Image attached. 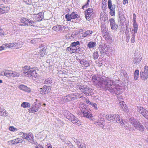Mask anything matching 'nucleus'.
I'll list each match as a JSON object with an SVG mask.
<instances>
[{
	"label": "nucleus",
	"mask_w": 148,
	"mask_h": 148,
	"mask_svg": "<svg viewBox=\"0 0 148 148\" xmlns=\"http://www.w3.org/2000/svg\"><path fill=\"white\" fill-rule=\"evenodd\" d=\"M45 53V50H42L40 52V55L41 57H42L44 55Z\"/></svg>",
	"instance_id": "obj_49"
},
{
	"label": "nucleus",
	"mask_w": 148,
	"mask_h": 148,
	"mask_svg": "<svg viewBox=\"0 0 148 148\" xmlns=\"http://www.w3.org/2000/svg\"><path fill=\"white\" fill-rule=\"evenodd\" d=\"M6 48L5 44L1 46H0V51H2Z\"/></svg>",
	"instance_id": "obj_47"
},
{
	"label": "nucleus",
	"mask_w": 148,
	"mask_h": 148,
	"mask_svg": "<svg viewBox=\"0 0 148 148\" xmlns=\"http://www.w3.org/2000/svg\"><path fill=\"white\" fill-rule=\"evenodd\" d=\"M38 14L39 16H40L41 18L43 17L44 13L40 12Z\"/></svg>",
	"instance_id": "obj_54"
},
{
	"label": "nucleus",
	"mask_w": 148,
	"mask_h": 148,
	"mask_svg": "<svg viewBox=\"0 0 148 148\" xmlns=\"http://www.w3.org/2000/svg\"><path fill=\"white\" fill-rule=\"evenodd\" d=\"M93 82L98 84L99 86L103 88H106L113 94H119L123 91L122 87L118 84L119 81L113 82L108 77L103 76L100 77L94 75L93 76Z\"/></svg>",
	"instance_id": "obj_1"
},
{
	"label": "nucleus",
	"mask_w": 148,
	"mask_h": 148,
	"mask_svg": "<svg viewBox=\"0 0 148 148\" xmlns=\"http://www.w3.org/2000/svg\"><path fill=\"white\" fill-rule=\"evenodd\" d=\"M64 116L67 119L71 121L74 124L79 126L81 125V122L78 119L75 117L73 114H72L68 111L64 110L63 111Z\"/></svg>",
	"instance_id": "obj_3"
},
{
	"label": "nucleus",
	"mask_w": 148,
	"mask_h": 148,
	"mask_svg": "<svg viewBox=\"0 0 148 148\" xmlns=\"http://www.w3.org/2000/svg\"><path fill=\"white\" fill-rule=\"evenodd\" d=\"M98 54L97 53V52H94L93 54V57L94 59H97L98 57Z\"/></svg>",
	"instance_id": "obj_46"
},
{
	"label": "nucleus",
	"mask_w": 148,
	"mask_h": 148,
	"mask_svg": "<svg viewBox=\"0 0 148 148\" xmlns=\"http://www.w3.org/2000/svg\"><path fill=\"white\" fill-rule=\"evenodd\" d=\"M85 17L87 19L91 18L92 14V9L91 8H88L85 13Z\"/></svg>",
	"instance_id": "obj_16"
},
{
	"label": "nucleus",
	"mask_w": 148,
	"mask_h": 148,
	"mask_svg": "<svg viewBox=\"0 0 148 148\" xmlns=\"http://www.w3.org/2000/svg\"><path fill=\"white\" fill-rule=\"evenodd\" d=\"M59 29L60 30L62 29H66V28L67 27L66 26H63L62 25H59Z\"/></svg>",
	"instance_id": "obj_48"
},
{
	"label": "nucleus",
	"mask_w": 148,
	"mask_h": 148,
	"mask_svg": "<svg viewBox=\"0 0 148 148\" xmlns=\"http://www.w3.org/2000/svg\"><path fill=\"white\" fill-rule=\"evenodd\" d=\"M115 120L116 122L120 123L122 125H123L124 124V122L123 121V119L121 118H120V116L118 114H115Z\"/></svg>",
	"instance_id": "obj_23"
},
{
	"label": "nucleus",
	"mask_w": 148,
	"mask_h": 148,
	"mask_svg": "<svg viewBox=\"0 0 148 148\" xmlns=\"http://www.w3.org/2000/svg\"><path fill=\"white\" fill-rule=\"evenodd\" d=\"M17 139H18V143H22L23 141V140L21 139L20 138H17Z\"/></svg>",
	"instance_id": "obj_61"
},
{
	"label": "nucleus",
	"mask_w": 148,
	"mask_h": 148,
	"mask_svg": "<svg viewBox=\"0 0 148 148\" xmlns=\"http://www.w3.org/2000/svg\"><path fill=\"white\" fill-rule=\"evenodd\" d=\"M130 39V36L129 34H127L126 37V41L128 42L129 41Z\"/></svg>",
	"instance_id": "obj_52"
},
{
	"label": "nucleus",
	"mask_w": 148,
	"mask_h": 148,
	"mask_svg": "<svg viewBox=\"0 0 148 148\" xmlns=\"http://www.w3.org/2000/svg\"><path fill=\"white\" fill-rule=\"evenodd\" d=\"M109 21L110 26L113 25L115 23L114 20L113 18H110L109 19Z\"/></svg>",
	"instance_id": "obj_45"
},
{
	"label": "nucleus",
	"mask_w": 148,
	"mask_h": 148,
	"mask_svg": "<svg viewBox=\"0 0 148 148\" xmlns=\"http://www.w3.org/2000/svg\"><path fill=\"white\" fill-rule=\"evenodd\" d=\"M4 71H2L1 72L0 75L1 76H4Z\"/></svg>",
	"instance_id": "obj_62"
},
{
	"label": "nucleus",
	"mask_w": 148,
	"mask_h": 148,
	"mask_svg": "<svg viewBox=\"0 0 148 148\" xmlns=\"http://www.w3.org/2000/svg\"><path fill=\"white\" fill-rule=\"evenodd\" d=\"M79 16L75 12L71 14H68L65 15V17L67 21H70L71 19H75L79 18Z\"/></svg>",
	"instance_id": "obj_8"
},
{
	"label": "nucleus",
	"mask_w": 148,
	"mask_h": 148,
	"mask_svg": "<svg viewBox=\"0 0 148 148\" xmlns=\"http://www.w3.org/2000/svg\"><path fill=\"white\" fill-rule=\"evenodd\" d=\"M18 88L20 90L28 92H30L31 91L30 88L23 84L20 85L18 86Z\"/></svg>",
	"instance_id": "obj_17"
},
{
	"label": "nucleus",
	"mask_w": 148,
	"mask_h": 148,
	"mask_svg": "<svg viewBox=\"0 0 148 148\" xmlns=\"http://www.w3.org/2000/svg\"><path fill=\"white\" fill-rule=\"evenodd\" d=\"M71 47H79L80 46L79 42L78 41L74 42L71 43Z\"/></svg>",
	"instance_id": "obj_32"
},
{
	"label": "nucleus",
	"mask_w": 148,
	"mask_h": 148,
	"mask_svg": "<svg viewBox=\"0 0 148 148\" xmlns=\"http://www.w3.org/2000/svg\"><path fill=\"white\" fill-rule=\"evenodd\" d=\"M21 106L24 108H29L30 107V104L29 103L24 102L21 104Z\"/></svg>",
	"instance_id": "obj_31"
},
{
	"label": "nucleus",
	"mask_w": 148,
	"mask_h": 148,
	"mask_svg": "<svg viewBox=\"0 0 148 148\" xmlns=\"http://www.w3.org/2000/svg\"><path fill=\"white\" fill-rule=\"evenodd\" d=\"M51 90L50 86H47L46 85L44 86L42 88L40 89L39 91L42 94H47Z\"/></svg>",
	"instance_id": "obj_15"
},
{
	"label": "nucleus",
	"mask_w": 148,
	"mask_h": 148,
	"mask_svg": "<svg viewBox=\"0 0 148 148\" xmlns=\"http://www.w3.org/2000/svg\"><path fill=\"white\" fill-rule=\"evenodd\" d=\"M108 8L110 10V13L112 16H114L115 14V5H112L111 0H108Z\"/></svg>",
	"instance_id": "obj_9"
},
{
	"label": "nucleus",
	"mask_w": 148,
	"mask_h": 148,
	"mask_svg": "<svg viewBox=\"0 0 148 148\" xmlns=\"http://www.w3.org/2000/svg\"><path fill=\"white\" fill-rule=\"evenodd\" d=\"M123 4L125 5L128 3V0H123Z\"/></svg>",
	"instance_id": "obj_59"
},
{
	"label": "nucleus",
	"mask_w": 148,
	"mask_h": 148,
	"mask_svg": "<svg viewBox=\"0 0 148 148\" xmlns=\"http://www.w3.org/2000/svg\"><path fill=\"white\" fill-rule=\"evenodd\" d=\"M20 74L17 72L12 71V77H18Z\"/></svg>",
	"instance_id": "obj_37"
},
{
	"label": "nucleus",
	"mask_w": 148,
	"mask_h": 148,
	"mask_svg": "<svg viewBox=\"0 0 148 148\" xmlns=\"http://www.w3.org/2000/svg\"><path fill=\"white\" fill-rule=\"evenodd\" d=\"M79 62L82 65H84L86 67L88 66V62L85 59H79Z\"/></svg>",
	"instance_id": "obj_27"
},
{
	"label": "nucleus",
	"mask_w": 148,
	"mask_h": 148,
	"mask_svg": "<svg viewBox=\"0 0 148 148\" xmlns=\"http://www.w3.org/2000/svg\"><path fill=\"white\" fill-rule=\"evenodd\" d=\"M92 31L88 30L86 31L84 33V36L85 37L89 35L92 34Z\"/></svg>",
	"instance_id": "obj_41"
},
{
	"label": "nucleus",
	"mask_w": 148,
	"mask_h": 148,
	"mask_svg": "<svg viewBox=\"0 0 148 148\" xmlns=\"http://www.w3.org/2000/svg\"><path fill=\"white\" fill-rule=\"evenodd\" d=\"M136 15L135 14H133V29H138V25L137 24L136 22Z\"/></svg>",
	"instance_id": "obj_26"
},
{
	"label": "nucleus",
	"mask_w": 148,
	"mask_h": 148,
	"mask_svg": "<svg viewBox=\"0 0 148 148\" xmlns=\"http://www.w3.org/2000/svg\"><path fill=\"white\" fill-rule=\"evenodd\" d=\"M59 25L55 26L52 28L53 30L56 31H58L60 30Z\"/></svg>",
	"instance_id": "obj_43"
},
{
	"label": "nucleus",
	"mask_w": 148,
	"mask_h": 148,
	"mask_svg": "<svg viewBox=\"0 0 148 148\" xmlns=\"http://www.w3.org/2000/svg\"><path fill=\"white\" fill-rule=\"evenodd\" d=\"M33 138L34 136L32 134L28 133L27 134L26 133L25 136H24V139L28 140L31 143L36 144V143H37L34 142Z\"/></svg>",
	"instance_id": "obj_13"
},
{
	"label": "nucleus",
	"mask_w": 148,
	"mask_h": 148,
	"mask_svg": "<svg viewBox=\"0 0 148 148\" xmlns=\"http://www.w3.org/2000/svg\"><path fill=\"white\" fill-rule=\"evenodd\" d=\"M78 95V93H75V94H71L66 95V98L64 99L65 101L66 102H68L76 99Z\"/></svg>",
	"instance_id": "obj_10"
},
{
	"label": "nucleus",
	"mask_w": 148,
	"mask_h": 148,
	"mask_svg": "<svg viewBox=\"0 0 148 148\" xmlns=\"http://www.w3.org/2000/svg\"><path fill=\"white\" fill-rule=\"evenodd\" d=\"M9 130L10 131L12 132H16L17 130V129L14 128L13 126L10 127Z\"/></svg>",
	"instance_id": "obj_42"
},
{
	"label": "nucleus",
	"mask_w": 148,
	"mask_h": 148,
	"mask_svg": "<svg viewBox=\"0 0 148 148\" xmlns=\"http://www.w3.org/2000/svg\"><path fill=\"white\" fill-rule=\"evenodd\" d=\"M86 103L87 104H89V105H92V103L88 100L86 101Z\"/></svg>",
	"instance_id": "obj_60"
},
{
	"label": "nucleus",
	"mask_w": 148,
	"mask_h": 148,
	"mask_svg": "<svg viewBox=\"0 0 148 148\" xmlns=\"http://www.w3.org/2000/svg\"><path fill=\"white\" fill-rule=\"evenodd\" d=\"M76 51H77L76 50H75L74 49H71V53H75L77 52H76Z\"/></svg>",
	"instance_id": "obj_63"
},
{
	"label": "nucleus",
	"mask_w": 148,
	"mask_h": 148,
	"mask_svg": "<svg viewBox=\"0 0 148 148\" xmlns=\"http://www.w3.org/2000/svg\"><path fill=\"white\" fill-rule=\"evenodd\" d=\"M23 72L22 73L23 76L36 77H37L36 73V68L30 67V66H26L23 68Z\"/></svg>",
	"instance_id": "obj_2"
},
{
	"label": "nucleus",
	"mask_w": 148,
	"mask_h": 148,
	"mask_svg": "<svg viewBox=\"0 0 148 148\" xmlns=\"http://www.w3.org/2000/svg\"><path fill=\"white\" fill-rule=\"evenodd\" d=\"M7 112H6V110H5L3 107L0 105V115L1 116H7Z\"/></svg>",
	"instance_id": "obj_24"
},
{
	"label": "nucleus",
	"mask_w": 148,
	"mask_h": 148,
	"mask_svg": "<svg viewBox=\"0 0 148 148\" xmlns=\"http://www.w3.org/2000/svg\"><path fill=\"white\" fill-rule=\"evenodd\" d=\"M141 55L139 54H137L136 53H135L133 58V63L136 64H139L142 59L141 57Z\"/></svg>",
	"instance_id": "obj_14"
},
{
	"label": "nucleus",
	"mask_w": 148,
	"mask_h": 148,
	"mask_svg": "<svg viewBox=\"0 0 148 148\" xmlns=\"http://www.w3.org/2000/svg\"><path fill=\"white\" fill-rule=\"evenodd\" d=\"M27 18H22L20 20L21 22L23 23H24L25 25L26 24V21Z\"/></svg>",
	"instance_id": "obj_44"
},
{
	"label": "nucleus",
	"mask_w": 148,
	"mask_h": 148,
	"mask_svg": "<svg viewBox=\"0 0 148 148\" xmlns=\"http://www.w3.org/2000/svg\"><path fill=\"white\" fill-rule=\"evenodd\" d=\"M79 148H86V145L83 143L81 144Z\"/></svg>",
	"instance_id": "obj_55"
},
{
	"label": "nucleus",
	"mask_w": 148,
	"mask_h": 148,
	"mask_svg": "<svg viewBox=\"0 0 148 148\" xmlns=\"http://www.w3.org/2000/svg\"><path fill=\"white\" fill-rule=\"evenodd\" d=\"M96 120V119L95 118L93 119V121H94V124L96 125H98L101 128L103 129L104 127V124L105 121L104 118H101L95 121Z\"/></svg>",
	"instance_id": "obj_11"
},
{
	"label": "nucleus",
	"mask_w": 148,
	"mask_h": 148,
	"mask_svg": "<svg viewBox=\"0 0 148 148\" xmlns=\"http://www.w3.org/2000/svg\"><path fill=\"white\" fill-rule=\"evenodd\" d=\"M137 112L142 115L146 119H148V111L143 107L138 106L137 107Z\"/></svg>",
	"instance_id": "obj_7"
},
{
	"label": "nucleus",
	"mask_w": 148,
	"mask_h": 148,
	"mask_svg": "<svg viewBox=\"0 0 148 148\" xmlns=\"http://www.w3.org/2000/svg\"><path fill=\"white\" fill-rule=\"evenodd\" d=\"M115 114H108L106 116V118L107 120L110 122H113L115 120Z\"/></svg>",
	"instance_id": "obj_22"
},
{
	"label": "nucleus",
	"mask_w": 148,
	"mask_h": 148,
	"mask_svg": "<svg viewBox=\"0 0 148 148\" xmlns=\"http://www.w3.org/2000/svg\"><path fill=\"white\" fill-rule=\"evenodd\" d=\"M130 122L132 124V126L134 127V129L143 132L144 131L143 126L140 123L139 121L134 118H131L130 119Z\"/></svg>",
	"instance_id": "obj_4"
},
{
	"label": "nucleus",
	"mask_w": 148,
	"mask_h": 148,
	"mask_svg": "<svg viewBox=\"0 0 148 148\" xmlns=\"http://www.w3.org/2000/svg\"><path fill=\"white\" fill-rule=\"evenodd\" d=\"M102 34L106 40H108L110 39L111 37L109 34L108 30L106 27H104V26H101Z\"/></svg>",
	"instance_id": "obj_5"
},
{
	"label": "nucleus",
	"mask_w": 148,
	"mask_h": 148,
	"mask_svg": "<svg viewBox=\"0 0 148 148\" xmlns=\"http://www.w3.org/2000/svg\"><path fill=\"white\" fill-rule=\"evenodd\" d=\"M110 48V46L105 44H102L99 46V49L101 53H106Z\"/></svg>",
	"instance_id": "obj_12"
},
{
	"label": "nucleus",
	"mask_w": 148,
	"mask_h": 148,
	"mask_svg": "<svg viewBox=\"0 0 148 148\" xmlns=\"http://www.w3.org/2000/svg\"><path fill=\"white\" fill-rule=\"evenodd\" d=\"M0 8V14H3L6 11V8L3 7V6Z\"/></svg>",
	"instance_id": "obj_38"
},
{
	"label": "nucleus",
	"mask_w": 148,
	"mask_h": 148,
	"mask_svg": "<svg viewBox=\"0 0 148 148\" xmlns=\"http://www.w3.org/2000/svg\"><path fill=\"white\" fill-rule=\"evenodd\" d=\"M110 26L112 30L114 31H116L118 28V25L115 23L113 25H111Z\"/></svg>",
	"instance_id": "obj_39"
},
{
	"label": "nucleus",
	"mask_w": 148,
	"mask_h": 148,
	"mask_svg": "<svg viewBox=\"0 0 148 148\" xmlns=\"http://www.w3.org/2000/svg\"><path fill=\"white\" fill-rule=\"evenodd\" d=\"M71 47H72L71 46V45H70V47L67 48H66L67 50L68 51H69V52H71V49H71Z\"/></svg>",
	"instance_id": "obj_56"
},
{
	"label": "nucleus",
	"mask_w": 148,
	"mask_h": 148,
	"mask_svg": "<svg viewBox=\"0 0 148 148\" xmlns=\"http://www.w3.org/2000/svg\"><path fill=\"white\" fill-rule=\"evenodd\" d=\"M108 17L105 12H101L100 14V19L101 21H105L108 20Z\"/></svg>",
	"instance_id": "obj_20"
},
{
	"label": "nucleus",
	"mask_w": 148,
	"mask_h": 148,
	"mask_svg": "<svg viewBox=\"0 0 148 148\" xmlns=\"http://www.w3.org/2000/svg\"><path fill=\"white\" fill-rule=\"evenodd\" d=\"M42 147L40 145H37V146H36V147L35 148H41Z\"/></svg>",
	"instance_id": "obj_64"
},
{
	"label": "nucleus",
	"mask_w": 148,
	"mask_h": 148,
	"mask_svg": "<svg viewBox=\"0 0 148 148\" xmlns=\"http://www.w3.org/2000/svg\"><path fill=\"white\" fill-rule=\"evenodd\" d=\"M71 49H74L75 50H76V51L78 50L79 51L80 50V48L79 47H71Z\"/></svg>",
	"instance_id": "obj_51"
},
{
	"label": "nucleus",
	"mask_w": 148,
	"mask_h": 148,
	"mask_svg": "<svg viewBox=\"0 0 148 148\" xmlns=\"http://www.w3.org/2000/svg\"><path fill=\"white\" fill-rule=\"evenodd\" d=\"M5 46H6V48L7 47L9 48H14V43L7 44L5 45Z\"/></svg>",
	"instance_id": "obj_40"
},
{
	"label": "nucleus",
	"mask_w": 148,
	"mask_h": 148,
	"mask_svg": "<svg viewBox=\"0 0 148 148\" xmlns=\"http://www.w3.org/2000/svg\"><path fill=\"white\" fill-rule=\"evenodd\" d=\"M4 76L7 77H12V71L6 70L4 71Z\"/></svg>",
	"instance_id": "obj_28"
},
{
	"label": "nucleus",
	"mask_w": 148,
	"mask_h": 148,
	"mask_svg": "<svg viewBox=\"0 0 148 148\" xmlns=\"http://www.w3.org/2000/svg\"><path fill=\"white\" fill-rule=\"evenodd\" d=\"M93 107H94L95 110H97L98 109L97 105L95 103H93Z\"/></svg>",
	"instance_id": "obj_58"
},
{
	"label": "nucleus",
	"mask_w": 148,
	"mask_h": 148,
	"mask_svg": "<svg viewBox=\"0 0 148 148\" xmlns=\"http://www.w3.org/2000/svg\"><path fill=\"white\" fill-rule=\"evenodd\" d=\"M51 83L52 80L51 78H48L45 80V81L44 84L47 85H49L51 84Z\"/></svg>",
	"instance_id": "obj_36"
},
{
	"label": "nucleus",
	"mask_w": 148,
	"mask_h": 148,
	"mask_svg": "<svg viewBox=\"0 0 148 148\" xmlns=\"http://www.w3.org/2000/svg\"><path fill=\"white\" fill-rule=\"evenodd\" d=\"M138 29H133L132 30H131V32L132 35L131 39V42L132 43H134L135 41V34L137 33Z\"/></svg>",
	"instance_id": "obj_21"
},
{
	"label": "nucleus",
	"mask_w": 148,
	"mask_h": 148,
	"mask_svg": "<svg viewBox=\"0 0 148 148\" xmlns=\"http://www.w3.org/2000/svg\"><path fill=\"white\" fill-rule=\"evenodd\" d=\"M140 78L143 80H145L147 79L148 77V66H145L143 71L140 72Z\"/></svg>",
	"instance_id": "obj_6"
},
{
	"label": "nucleus",
	"mask_w": 148,
	"mask_h": 148,
	"mask_svg": "<svg viewBox=\"0 0 148 148\" xmlns=\"http://www.w3.org/2000/svg\"><path fill=\"white\" fill-rule=\"evenodd\" d=\"M26 134L23 132H20L18 134L24 138V136H25Z\"/></svg>",
	"instance_id": "obj_53"
},
{
	"label": "nucleus",
	"mask_w": 148,
	"mask_h": 148,
	"mask_svg": "<svg viewBox=\"0 0 148 148\" xmlns=\"http://www.w3.org/2000/svg\"><path fill=\"white\" fill-rule=\"evenodd\" d=\"M88 46L89 48L92 47V42H90L88 44Z\"/></svg>",
	"instance_id": "obj_50"
},
{
	"label": "nucleus",
	"mask_w": 148,
	"mask_h": 148,
	"mask_svg": "<svg viewBox=\"0 0 148 148\" xmlns=\"http://www.w3.org/2000/svg\"><path fill=\"white\" fill-rule=\"evenodd\" d=\"M139 73V71L138 70H136L134 73V79L135 80H137L138 78Z\"/></svg>",
	"instance_id": "obj_30"
},
{
	"label": "nucleus",
	"mask_w": 148,
	"mask_h": 148,
	"mask_svg": "<svg viewBox=\"0 0 148 148\" xmlns=\"http://www.w3.org/2000/svg\"><path fill=\"white\" fill-rule=\"evenodd\" d=\"M83 112L84 116H86L87 118L91 119L92 118V114H91L88 113V111L86 110H84V111H82Z\"/></svg>",
	"instance_id": "obj_25"
},
{
	"label": "nucleus",
	"mask_w": 148,
	"mask_h": 148,
	"mask_svg": "<svg viewBox=\"0 0 148 148\" xmlns=\"http://www.w3.org/2000/svg\"><path fill=\"white\" fill-rule=\"evenodd\" d=\"M90 0H88L87 2L84 5H83L82 6V8L84 9L85 7L87 8V5L88 4V2Z\"/></svg>",
	"instance_id": "obj_57"
},
{
	"label": "nucleus",
	"mask_w": 148,
	"mask_h": 148,
	"mask_svg": "<svg viewBox=\"0 0 148 148\" xmlns=\"http://www.w3.org/2000/svg\"><path fill=\"white\" fill-rule=\"evenodd\" d=\"M34 23V22L33 21H32L30 19H27L25 25H33Z\"/></svg>",
	"instance_id": "obj_34"
},
{
	"label": "nucleus",
	"mask_w": 148,
	"mask_h": 148,
	"mask_svg": "<svg viewBox=\"0 0 148 148\" xmlns=\"http://www.w3.org/2000/svg\"><path fill=\"white\" fill-rule=\"evenodd\" d=\"M119 103L120 107H121V109L123 111L126 112H127L128 111V108L124 101H120L119 102Z\"/></svg>",
	"instance_id": "obj_18"
},
{
	"label": "nucleus",
	"mask_w": 148,
	"mask_h": 148,
	"mask_svg": "<svg viewBox=\"0 0 148 148\" xmlns=\"http://www.w3.org/2000/svg\"><path fill=\"white\" fill-rule=\"evenodd\" d=\"M82 92L85 93H88L89 87H87L86 86H80L77 87Z\"/></svg>",
	"instance_id": "obj_19"
},
{
	"label": "nucleus",
	"mask_w": 148,
	"mask_h": 148,
	"mask_svg": "<svg viewBox=\"0 0 148 148\" xmlns=\"http://www.w3.org/2000/svg\"><path fill=\"white\" fill-rule=\"evenodd\" d=\"M38 109L37 107H36L35 106H32V108L29 109V112H36L38 111Z\"/></svg>",
	"instance_id": "obj_29"
},
{
	"label": "nucleus",
	"mask_w": 148,
	"mask_h": 148,
	"mask_svg": "<svg viewBox=\"0 0 148 148\" xmlns=\"http://www.w3.org/2000/svg\"><path fill=\"white\" fill-rule=\"evenodd\" d=\"M8 143L9 144L11 143L12 144H15L18 143V139L17 138L14 140L9 141Z\"/></svg>",
	"instance_id": "obj_35"
},
{
	"label": "nucleus",
	"mask_w": 148,
	"mask_h": 148,
	"mask_svg": "<svg viewBox=\"0 0 148 148\" xmlns=\"http://www.w3.org/2000/svg\"><path fill=\"white\" fill-rule=\"evenodd\" d=\"M22 43L19 42V43H14V48L17 49L20 48L21 47Z\"/></svg>",
	"instance_id": "obj_33"
}]
</instances>
